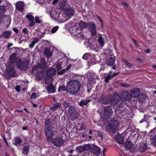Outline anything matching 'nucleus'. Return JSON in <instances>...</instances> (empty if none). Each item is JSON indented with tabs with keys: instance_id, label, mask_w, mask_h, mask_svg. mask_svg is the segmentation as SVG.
I'll return each instance as SVG.
<instances>
[{
	"instance_id": "28",
	"label": "nucleus",
	"mask_w": 156,
	"mask_h": 156,
	"mask_svg": "<svg viewBox=\"0 0 156 156\" xmlns=\"http://www.w3.org/2000/svg\"><path fill=\"white\" fill-rule=\"evenodd\" d=\"M91 101L90 100H83L80 101L78 104V105L80 106H83L84 105H86L87 104Z\"/></svg>"
},
{
	"instance_id": "9",
	"label": "nucleus",
	"mask_w": 156,
	"mask_h": 156,
	"mask_svg": "<svg viewBox=\"0 0 156 156\" xmlns=\"http://www.w3.org/2000/svg\"><path fill=\"white\" fill-rule=\"evenodd\" d=\"M113 111L112 108L110 106L106 107L104 109V115L107 118H109L112 115Z\"/></svg>"
},
{
	"instance_id": "6",
	"label": "nucleus",
	"mask_w": 156,
	"mask_h": 156,
	"mask_svg": "<svg viewBox=\"0 0 156 156\" xmlns=\"http://www.w3.org/2000/svg\"><path fill=\"white\" fill-rule=\"evenodd\" d=\"M16 75V73L14 69V66L12 65V67L10 68L9 70L5 74V76L7 78H10L11 76H15Z\"/></svg>"
},
{
	"instance_id": "57",
	"label": "nucleus",
	"mask_w": 156,
	"mask_h": 156,
	"mask_svg": "<svg viewBox=\"0 0 156 156\" xmlns=\"http://www.w3.org/2000/svg\"><path fill=\"white\" fill-rule=\"evenodd\" d=\"M36 97V95L35 93H33L30 96V98L31 99H34Z\"/></svg>"
},
{
	"instance_id": "5",
	"label": "nucleus",
	"mask_w": 156,
	"mask_h": 156,
	"mask_svg": "<svg viewBox=\"0 0 156 156\" xmlns=\"http://www.w3.org/2000/svg\"><path fill=\"white\" fill-rule=\"evenodd\" d=\"M66 3L64 2L63 4H61L60 5V8L62 9H64L63 13L66 16H73V15L74 10L71 7H67L64 8V7L65 6Z\"/></svg>"
},
{
	"instance_id": "12",
	"label": "nucleus",
	"mask_w": 156,
	"mask_h": 156,
	"mask_svg": "<svg viewBox=\"0 0 156 156\" xmlns=\"http://www.w3.org/2000/svg\"><path fill=\"white\" fill-rule=\"evenodd\" d=\"M121 98L118 94H114L110 99V103L112 105H114L117 104L120 101Z\"/></svg>"
},
{
	"instance_id": "44",
	"label": "nucleus",
	"mask_w": 156,
	"mask_h": 156,
	"mask_svg": "<svg viewBox=\"0 0 156 156\" xmlns=\"http://www.w3.org/2000/svg\"><path fill=\"white\" fill-rule=\"evenodd\" d=\"M100 45L102 47L104 45V39L101 36H100L98 40Z\"/></svg>"
},
{
	"instance_id": "22",
	"label": "nucleus",
	"mask_w": 156,
	"mask_h": 156,
	"mask_svg": "<svg viewBox=\"0 0 156 156\" xmlns=\"http://www.w3.org/2000/svg\"><path fill=\"white\" fill-rule=\"evenodd\" d=\"M40 61V62L38 64V66L41 69L44 68L46 65L45 59L44 58L41 57Z\"/></svg>"
},
{
	"instance_id": "39",
	"label": "nucleus",
	"mask_w": 156,
	"mask_h": 156,
	"mask_svg": "<svg viewBox=\"0 0 156 156\" xmlns=\"http://www.w3.org/2000/svg\"><path fill=\"white\" fill-rule=\"evenodd\" d=\"M122 61L125 63L126 66L127 67L129 68H131L133 67V65L126 59H122Z\"/></svg>"
},
{
	"instance_id": "20",
	"label": "nucleus",
	"mask_w": 156,
	"mask_h": 156,
	"mask_svg": "<svg viewBox=\"0 0 156 156\" xmlns=\"http://www.w3.org/2000/svg\"><path fill=\"white\" fill-rule=\"evenodd\" d=\"M44 54L48 58L51 57L52 55V51L51 48H47L44 50Z\"/></svg>"
},
{
	"instance_id": "1",
	"label": "nucleus",
	"mask_w": 156,
	"mask_h": 156,
	"mask_svg": "<svg viewBox=\"0 0 156 156\" xmlns=\"http://www.w3.org/2000/svg\"><path fill=\"white\" fill-rule=\"evenodd\" d=\"M81 86V84L78 80L70 81L68 82L67 90L70 94H74L79 90Z\"/></svg>"
},
{
	"instance_id": "14",
	"label": "nucleus",
	"mask_w": 156,
	"mask_h": 156,
	"mask_svg": "<svg viewBox=\"0 0 156 156\" xmlns=\"http://www.w3.org/2000/svg\"><path fill=\"white\" fill-rule=\"evenodd\" d=\"M131 98L130 94L128 91H124L121 95L120 98L122 101L124 102L129 101Z\"/></svg>"
},
{
	"instance_id": "29",
	"label": "nucleus",
	"mask_w": 156,
	"mask_h": 156,
	"mask_svg": "<svg viewBox=\"0 0 156 156\" xmlns=\"http://www.w3.org/2000/svg\"><path fill=\"white\" fill-rule=\"evenodd\" d=\"M39 41V39L38 37L34 38L32 41L31 44L29 45L30 48H32L34 46L35 44H37Z\"/></svg>"
},
{
	"instance_id": "42",
	"label": "nucleus",
	"mask_w": 156,
	"mask_h": 156,
	"mask_svg": "<svg viewBox=\"0 0 156 156\" xmlns=\"http://www.w3.org/2000/svg\"><path fill=\"white\" fill-rule=\"evenodd\" d=\"M92 144H85L83 146L84 151H88L89 150L91 149L92 148Z\"/></svg>"
},
{
	"instance_id": "40",
	"label": "nucleus",
	"mask_w": 156,
	"mask_h": 156,
	"mask_svg": "<svg viewBox=\"0 0 156 156\" xmlns=\"http://www.w3.org/2000/svg\"><path fill=\"white\" fill-rule=\"evenodd\" d=\"M147 97L145 95L142 94L140 95L138 99L140 102H143L146 99Z\"/></svg>"
},
{
	"instance_id": "18",
	"label": "nucleus",
	"mask_w": 156,
	"mask_h": 156,
	"mask_svg": "<svg viewBox=\"0 0 156 156\" xmlns=\"http://www.w3.org/2000/svg\"><path fill=\"white\" fill-rule=\"evenodd\" d=\"M24 6L25 4L23 2H19L16 4V7L17 9L20 12L23 10Z\"/></svg>"
},
{
	"instance_id": "53",
	"label": "nucleus",
	"mask_w": 156,
	"mask_h": 156,
	"mask_svg": "<svg viewBox=\"0 0 156 156\" xmlns=\"http://www.w3.org/2000/svg\"><path fill=\"white\" fill-rule=\"evenodd\" d=\"M76 37L77 38H79V39H83L84 38V35L83 34L80 33L76 36Z\"/></svg>"
},
{
	"instance_id": "25",
	"label": "nucleus",
	"mask_w": 156,
	"mask_h": 156,
	"mask_svg": "<svg viewBox=\"0 0 156 156\" xmlns=\"http://www.w3.org/2000/svg\"><path fill=\"white\" fill-rule=\"evenodd\" d=\"M47 89L48 93H54L55 90L54 86L52 84H50L47 87Z\"/></svg>"
},
{
	"instance_id": "43",
	"label": "nucleus",
	"mask_w": 156,
	"mask_h": 156,
	"mask_svg": "<svg viewBox=\"0 0 156 156\" xmlns=\"http://www.w3.org/2000/svg\"><path fill=\"white\" fill-rule=\"evenodd\" d=\"M6 8L5 6H0V15L3 14L6 11Z\"/></svg>"
},
{
	"instance_id": "45",
	"label": "nucleus",
	"mask_w": 156,
	"mask_h": 156,
	"mask_svg": "<svg viewBox=\"0 0 156 156\" xmlns=\"http://www.w3.org/2000/svg\"><path fill=\"white\" fill-rule=\"evenodd\" d=\"M90 54L89 53H85L83 56L82 58L85 60L88 59L90 57Z\"/></svg>"
},
{
	"instance_id": "64",
	"label": "nucleus",
	"mask_w": 156,
	"mask_h": 156,
	"mask_svg": "<svg viewBox=\"0 0 156 156\" xmlns=\"http://www.w3.org/2000/svg\"><path fill=\"white\" fill-rule=\"evenodd\" d=\"M20 86H17L15 87V89L18 92H19L20 90Z\"/></svg>"
},
{
	"instance_id": "17",
	"label": "nucleus",
	"mask_w": 156,
	"mask_h": 156,
	"mask_svg": "<svg viewBox=\"0 0 156 156\" xmlns=\"http://www.w3.org/2000/svg\"><path fill=\"white\" fill-rule=\"evenodd\" d=\"M17 55L16 53L12 54V55L10 57V61L8 63V65L10 67L9 65H13L16 61Z\"/></svg>"
},
{
	"instance_id": "36",
	"label": "nucleus",
	"mask_w": 156,
	"mask_h": 156,
	"mask_svg": "<svg viewBox=\"0 0 156 156\" xmlns=\"http://www.w3.org/2000/svg\"><path fill=\"white\" fill-rule=\"evenodd\" d=\"M29 150V147L28 145L25 146L22 150V153L24 154H27Z\"/></svg>"
},
{
	"instance_id": "21",
	"label": "nucleus",
	"mask_w": 156,
	"mask_h": 156,
	"mask_svg": "<svg viewBox=\"0 0 156 156\" xmlns=\"http://www.w3.org/2000/svg\"><path fill=\"white\" fill-rule=\"evenodd\" d=\"M115 139L117 142L120 144H122L124 143V137L121 135L116 136Z\"/></svg>"
},
{
	"instance_id": "61",
	"label": "nucleus",
	"mask_w": 156,
	"mask_h": 156,
	"mask_svg": "<svg viewBox=\"0 0 156 156\" xmlns=\"http://www.w3.org/2000/svg\"><path fill=\"white\" fill-rule=\"evenodd\" d=\"M13 30L16 34L18 33L19 30L18 29L15 28H13Z\"/></svg>"
},
{
	"instance_id": "26",
	"label": "nucleus",
	"mask_w": 156,
	"mask_h": 156,
	"mask_svg": "<svg viewBox=\"0 0 156 156\" xmlns=\"http://www.w3.org/2000/svg\"><path fill=\"white\" fill-rule=\"evenodd\" d=\"M133 144L131 142L127 140L125 143L124 147L126 150H129L133 147Z\"/></svg>"
},
{
	"instance_id": "51",
	"label": "nucleus",
	"mask_w": 156,
	"mask_h": 156,
	"mask_svg": "<svg viewBox=\"0 0 156 156\" xmlns=\"http://www.w3.org/2000/svg\"><path fill=\"white\" fill-rule=\"evenodd\" d=\"M22 32L26 34L27 35H29V31L28 29L26 28H24L23 29Z\"/></svg>"
},
{
	"instance_id": "56",
	"label": "nucleus",
	"mask_w": 156,
	"mask_h": 156,
	"mask_svg": "<svg viewBox=\"0 0 156 156\" xmlns=\"http://www.w3.org/2000/svg\"><path fill=\"white\" fill-rule=\"evenodd\" d=\"M66 70L65 69H64L61 71H58V74L59 75H62L65 73Z\"/></svg>"
},
{
	"instance_id": "52",
	"label": "nucleus",
	"mask_w": 156,
	"mask_h": 156,
	"mask_svg": "<svg viewBox=\"0 0 156 156\" xmlns=\"http://www.w3.org/2000/svg\"><path fill=\"white\" fill-rule=\"evenodd\" d=\"M58 28L59 27L58 26L55 27L52 29L51 32L53 33H55L58 29Z\"/></svg>"
},
{
	"instance_id": "59",
	"label": "nucleus",
	"mask_w": 156,
	"mask_h": 156,
	"mask_svg": "<svg viewBox=\"0 0 156 156\" xmlns=\"http://www.w3.org/2000/svg\"><path fill=\"white\" fill-rule=\"evenodd\" d=\"M98 136H100L101 137L102 140L103 138V137L102 135V133L101 131H99L98 132Z\"/></svg>"
},
{
	"instance_id": "35",
	"label": "nucleus",
	"mask_w": 156,
	"mask_h": 156,
	"mask_svg": "<svg viewBox=\"0 0 156 156\" xmlns=\"http://www.w3.org/2000/svg\"><path fill=\"white\" fill-rule=\"evenodd\" d=\"M44 75V73L43 71H39L37 73V78L38 79L40 80L42 78Z\"/></svg>"
},
{
	"instance_id": "62",
	"label": "nucleus",
	"mask_w": 156,
	"mask_h": 156,
	"mask_svg": "<svg viewBox=\"0 0 156 156\" xmlns=\"http://www.w3.org/2000/svg\"><path fill=\"white\" fill-rule=\"evenodd\" d=\"M72 66V65L71 64H70L68 66L66 67V71H68L71 67Z\"/></svg>"
},
{
	"instance_id": "60",
	"label": "nucleus",
	"mask_w": 156,
	"mask_h": 156,
	"mask_svg": "<svg viewBox=\"0 0 156 156\" xmlns=\"http://www.w3.org/2000/svg\"><path fill=\"white\" fill-rule=\"evenodd\" d=\"M121 85L122 86L126 88H127L129 87V85L126 84L122 83L121 84Z\"/></svg>"
},
{
	"instance_id": "7",
	"label": "nucleus",
	"mask_w": 156,
	"mask_h": 156,
	"mask_svg": "<svg viewBox=\"0 0 156 156\" xmlns=\"http://www.w3.org/2000/svg\"><path fill=\"white\" fill-rule=\"evenodd\" d=\"M45 136L47 140L49 141L51 140L53 135V132L51 127H44Z\"/></svg>"
},
{
	"instance_id": "13",
	"label": "nucleus",
	"mask_w": 156,
	"mask_h": 156,
	"mask_svg": "<svg viewBox=\"0 0 156 156\" xmlns=\"http://www.w3.org/2000/svg\"><path fill=\"white\" fill-rule=\"evenodd\" d=\"M92 148L90 151L91 153L94 154L99 155L101 152V149L96 145L92 144Z\"/></svg>"
},
{
	"instance_id": "23",
	"label": "nucleus",
	"mask_w": 156,
	"mask_h": 156,
	"mask_svg": "<svg viewBox=\"0 0 156 156\" xmlns=\"http://www.w3.org/2000/svg\"><path fill=\"white\" fill-rule=\"evenodd\" d=\"M22 141L20 138L17 136L14 138L13 144L15 146H20L22 142Z\"/></svg>"
},
{
	"instance_id": "24",
	"label": "nucleus",
	"mask_w": 156,
	"mask_h": 156,
	"mask_svg": "<svg viewBox=\"0 0 156 156\" xmlns=\"http://www.w3.org/2000/svg\"><path fill=\"white\" fill-rule=\"evenodd\" d=\"M55 74V69L51 68L49 70L47 73V76L49 77H52Z\"/></svg>"
},
{
	"instance_id": "10",
	"label": "nucleus",
	"mask_w": 156,
	"mask_h": 156,
	"mask_svg": "<svg viewBox=\"0 0 156 156\" xmlns=\"http://www.w3.org/2000/svg\"><path fill=\"white\" fill-rule=\"evenodd\" d=\"M68 112L72 118L75 119L78 117V115L74 106L70 107V108H68Z\"/></svg>"
},
{
	"instance_id": "48",
	"label": "nucleus",
	"mask_w": 156,
	"mask_h": 156,
	"mask_svg": "<svg viewBox=\"0 0 156 156\" xmlns=\"http://www.w3.org/2000/svg\"><path fill=\"white\" fill-rule=\"evenodd\" d=\"M66 90H67V88L64 86H61L58 88V92H61L62 90L65 91Z\"/></svg>"
},
{
	"instance_id": "54",
	"label": "nucleus",
	"mask_w": 156,
	"mask_h": 156,
	"mask_svg": "<svg viewBox=\"0 0 156 156\" xmlns=\"http://www.w3.org/2000/svg\"><path fill=\"white\" fill-rule=\"evenodd\" d=\"M58 14L57 13H55L54 11H52L50 12V15L52 17H54L56 16V15Z\"/></svg>"
},
{
	"instance_id": "34",
	"label": "nucleus",
	"mask_w": 156,
	"mask_h": 156,
	"mask_svg": "<svg viewBox=\"0 0 156 156\" xmlns=\"http://www.w3.org/2000/svg\"><path fill=\"white\" fill-rule=\"evenodd\" d=\"M64 65L63 64V62H58V63L56 65V69H57L58 71L64 67Z\"/></svg>"
},
{
	"instance_id": "16",
	"label": "nucleus",
	"mask_w": 156,
	"mask_h": 156,
	"mask_svg": "<svg viewBox=\"0 0 156 156\" xmlns=\"http://www.w3.org/2000/svg\"><path fill=\"white\" fill-rule=\"evenodd\" d=\"M88 28L90 29V31L91 33L92 36H94L97 34L95 25L93 23H90L88 25Z\"/></svg>"
},
{
	"instance_id": "15",
	"label": "nucleus",
	"mask_w": 156,
	"mask_h": 156,
	"mask_svg": "<svg viewBox=\"0 0 156 156\" xmlns=\"http://www.w3.org/2000/svg\"><path fill=\"white\" fill-rule=\"evenodd\" d=\"M149 135L150 136H154L153 138H151V141L152 144L154 145H156V127L151 130L149 133Z\"/></svg>"
},
{
	"instance_id": "55",
	"label": "nucleus",
	"mask_w": 156,
	"mask_h": 156,
	"mask_svg": "<svg viewBox=\"0 0 156 156\" xmlns=\"http://www.w3.org/2000/svg\"><path fill=\"white\" fill-rule=\"evenodd\" d=\"M112 78V76L110 75H108L107 76L105 77V82L106 83H107L109 80Z\"/></svg>"
},
{
	"instance_id": "32",
	"label": "nucleus",
	"mask_w": 156,
	"mask_h": 156,
	"mask_svg": "<svg viewBox=\"0 0 156 156\" xmlns=\"http://www.w3.org/2000/svg\"><path fill=\"white\" fill-rule=\"evenodd\" d=\"M81 30L76 28H73L71 31V34L73 36H77L79 33H80Z\"/></svg>"
},
{
	"instance_id": "38",
	"label": "nucleus",
	"mask_w": 156,
	"mask_h": 156,
	"mask_svg": "<svg viewBox=\"0 0 156 156\" xmlns=\"http://www.w3.org/2000/svg\"><path fill=\"white\" fill-rule=\"evenodd\" d=\"M88 80L90 81H92L94 80V77L92 76L90 72H88L86 74Z\"/></svg>"
},
{
	"instance_id": "31",
	"label": "nucleus",
	"mask_w": 156,
	"mask_h": 156,
	"mask_svg": "<svg viewBox=\"0 0 156 156\" xmlns=\"http://www.w3.org/2000/svg\"><path fill=\"white\" fill-rule=\"evenodd\" d=\"M78 24L79 26L81 29L86 28L87 26V23L83 22V21H80Z\"/></svg>"
},
{
	"instance_id": "46",
	"label": "nucleus",
	"mask_w": 156,
	"mask_h": 156,
	"mask_svg": "<svg viewBox=\"0 0 156 156\" xmlns=\"http://www.w3.org/2000/svg\"><path fill=\"white\" fill-rule=\"evenodd\" d=\"M26 17L28 19V20L30 21H34V16L32 15H26Z\"/></svg>"
},
{
	"instance_id": "4",
	"label": "nucleus",
	"mask_w": 156,
	"mask_h": 156,
	"mask_svg": "<svg viewBox=\"0 0 156 156\" xmlns=\"http://www.w3.org/2000/svg\"><path fill=\"white\" fill-rule=\"evenodd\" d=\"M51 142L55 146L60 147L63 145L64 141L61 137L56 136L52 139Z\"/></svg>"
},
{
	"instance_id": "11",
	"label": "nucleus",
	"mask_w": 156,
	"mask_h": 156,
	"mask_svg": "<svg viewBox=\"0 0 156 156\" xmlns=\"http://www.w3.org/2000/svg\"><path fill=\"white\" fill-rule=\"evenodd\" d=\"M140 92V90L139 88H134L130 90L131 98H137L139 96Z\"/></svg>"
},
{
	"instance_id": "63",
	"label": "nucleus",
	"mask_w": 156,
	"mask_h": 156,
	"mask_svg": "<svg viewBox=\"0 0 156 156\" xmlns=\"http://www.w3.org/2000/svg\"><path fill=\"white\" fill-rule=\"evenodd\" d=\"M13 45V44L12 43H8V46L7 47V49H9L10 47L12 46Z\"/></svg>"
},
{
	"instance_id": "41",
	"label": "nucleus",
	"mask_w": 156,
	"mask_h": 156,
	"mask_svg": "<svg viewBox=\"0 0 156 156\" xmlns=\"http://www.w3.org/2000/svg\"><path fill=\"white\" fill-rule=\"evenodd\" d=\"M76 149L79 153H81L84 151L83 146H80L77 147Z\"/></svg>"
},
{
	"instance_id": "3",
	"label": "nucleus",
	"mask_w": 156,
	"mask_h": 156,
	"mask_svg": "<svg viewBox=\"0 0 156 156\" xmlns=\"http://www.w3.org/2000/svg\"><path fill=\"white\" fill-rule=\"evenodd\" d=\"M30 61L29 60L24 59L22 62L19 59L17 62V65L18 68L21 70H26L29 68Z\"/></svg>"
},
{
	"instance_id": "27",
	"label": "nucleus",
	"mask_w": 156,
	"mask_h": 156,
	"mask_svg": "<svg viewBox=\"0 0 156 156\" xmlns=\"http://www.w3.org/2000/svg\"><path fill=\"white\" fill-rule=\"evenodd\" d=\"M12 34L11 32L10 31H5L2 33L1 36L5 38H8Z\"/></svg>"
},
{
	"instance_id": "58",
	"label": "nucleus",
	"mask_w": 156,
	"mask_h": 156,
	"mask_svg": "<svg viewBox=\"0 0 156 156\" xmlns=\"http://www.w3.org/2000/svg\"><path fill=\"white\" fill-rule=\"evenodd\" d=\"M86 129V127L85 126V124L84 123H82L81 126L80 127V130H81Z\"/></svg>"
},
{
	"instance_id": "37",
	"label": "nucleus",
	"mask_w": 156,
	"mask_h": 156,
	"mask_svg": "<svg viewBox=\"0 0 156 156\" xmlns=\"http://www.w3.org/2000/svg\"><path fill=\"white\" fill-rule=\"evenodd\" d=\"M61 106L60 103H57L55 104L53 106L50 108V109L54 111H55L57 108H58Z\"/></svg>"
},
{
	"instance_id": "33",
	"label": "nucleus",
	"mask_w": 156,
	"mask_h": 156,
	"mask_svg": "<svg viewBox=\"0 0 156 156\" xmlns=\"http://www.w3.org/2000/svg\"><path fill=\"white\" fill-rule=\"evenodd\" d=\"M62 105H63L64 107L65 108H69L70 107L72 106L71 105V103L67 101H64L63 103H62Z\"/></svg>"
},
{
	"instance_id": "2",
	"label": "nucleus",
	"mask_w": 156,
	"mask_h": 156,
	"mask_svg": "<svg viewBox=\"0 0 156 156\" xmlns=\"http://www.w3.org/2000/svg\"><path fill=\"white\" fill-rule=\"evenodd\" d=\"M119 126V121L117 119H113L110 121L106 128L107 131H111L113 133H114L118 129Z\"/></svg>"
},
{
	"instance_id": "49",
	"label": "nucleus",
	"mask_w": 156,
	"mask_h": 156,
	"mask_svg": "<svg viewBox=\"0 0 156 156\" xmlns=\"http://www.w3.org/2000/svg\"><path fill=\"white\" fill-rule=\"evenodd\" d=\"M35 22L38 23H40L42 22L41 20L38 16H36L35 18Z\"/></svg>"
},
{
	"instance_id": "30",
	"label": "nucleus",
	"mask_w": 156,
	"mask_h": 156,
	"mask_svg": "<svg viewBox=\"0 0 156 156\" xmlns=\"http://www.w3.org/2000/svg\"><path fill=\"white\" fill-rule=\"evenodd\" d=\"M147 146L146 144L144 143H140L139 147V150L140 152H143L146 149Z\"/></svg>"
},
{
	"instance_id": "50",
	"label": "nucleus",
	"mask_w": 156,
	"mask_h": 156,
	"mask_svg": "<svg viewBox=\"0 0 156 156\" xmlns=\"http://www.w3.org/2000/svg\"><path fill=\"white\" fill-rule=\"evenodd\" d=\"M35 22L34 21H30L28 24V27H32L35 26Z\"/></svg>"
},
{
	"instance_id": "47",
	"label": "nucleus",
	"mask_w": 156,
	"mask_h": 156,
	"mask_svg": "<svg viewBox=\"0 0 156 156\" xmlns=\"http://www.w3.org/2000/svg\"><path fill=\"white\" fill-rule=\"evenodd\" d=\"M51 123L49 120H46L45 122L44 127H51Z\"/></svg>"
},
{
	"instance_id": "19",
	"label": "nucleus",
	"mask_w": 156,
	"mask_h": 156,
	"mask_svg": "<svg viewBox=\"0 0 156 156\" xmlns=\"http://www.w3.org/2000/svg\"><path fill=\"white\" fill-rule=\"evenodd\" d=\"M115 61V57L113 55L110 56L109 59L106 62V64L110 66H112L114 63Z\"/></svg>"
},
{
	"instance_id": "8",
	"label": "nucleus",
	"mask_w": 156,
	"mask_h": 156,
	"mask_svg": "<svg viewBox=\"0 0 156 156\" xmlns=\"http://www.w3.org/2000/svg\"><path fill=\"white\" fill-rule=\"evenodd\" d=\"M111 96L110 95H102L99 98V100L100 102L104 104H108L110 103V99Z\"/></svg>"
}]
</instances>
